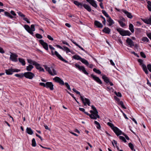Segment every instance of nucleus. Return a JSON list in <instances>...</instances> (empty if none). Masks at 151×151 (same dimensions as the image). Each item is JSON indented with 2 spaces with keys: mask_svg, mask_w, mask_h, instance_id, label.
I'll list each match as a JSON object with an SVG mask.
<instances>
[{
  "mask_svg": "<svg viewBox=\"0 0 151 151\" xmlns=\"http://www.w3.org/2000/svg\"><path fill=\"white\" fill-rule=\"evenodd\" d=\"M72 90L76 94L79 95L80 98L84 105H86V104H87L88 106H90V102L89 99L86 98H85V99H84V96H82L80 93L79 91H77L75 88H73Z\"/></svg>",
  "mask_w": 151,
  "mask_h": 151,
  "instance_id": "1",
  "label": "nucleus"
},
{
  "mask_svg": "<svg viewBox=\"0 0 151 151\" xmlns=\"http://www.w3.org/2000/svg\"><path fill=\"white\" fill-rule=\"evenodd\" d=\"M24 27L28 33L32 36H34L33 32L35 30V26L34 24H32L30 27L28 25H24Z\"/></svg>",
  "mask_w": 151,
  "mask_h": 151,
  "instance_id": "2",
  "label": "nucleus"
},
{
  "mask_svg": "<svg viewBox=\"0 0 151 151\" xmlns=\"http://www.w3.org/2000/svg\"><path fill=\"white\" fill-rule=\"evenodd\" d=\"M91 108L93 110H91L90 112L92 114L91 115H93V118H91L92 119H96L97 118H100L99 115L98 114V112L96 109L93 105H92L91 106Z\"/></svg>",
  "mask_w": 151,
  "mask_h": 151,
  "instance_id": "3",
  "label": "nucleus"
},
{
  "mask_svg": "<svg viewBox=\"0 0 151 151\" xmlns=\"http://www.w3.org/2000/svg\"><path fill=\"white\" fill-rule=\"evenodd\" d=\"M116 30L119 33L120 35L122 36H130L131 33L128 30H123L121 28H117L116 29Z\"/></svg>",
  "mask_w": 151,
  "mask_h": 151,
  "instance_id": "4",
  "label": "nucleus"
},
{
  "mask_svg": "<svg viewBox=\"0 0 151 151\" xmlns=\"http://www.w3.org/2000/svg\"><path fill=\"white\" fill-rule=\"evenodd\" d=\"M45 69L52 76H54L57 75V73L56 71L52 67V70L53 71V72L50 69V68L49 67H48L47 65H43Z\"/></svg>",
  "mask_w": 151,
  "mask_h": 151,
  "instance_id": "5",
  "label": "nucleus"
},
{
  "mask_svg": "<svg viewBox=\"0 0 151 151\" xmlns=\"http://www.w3.org/2000/svg\"><path fill=\"white\" fill-rule=\"evenodd\" d=\"M138 62L139 63V65H141L143 69V71L147 74H148V71L147 70L146 65L143 63V60L141 59H138Z\"/></svg>",
  "mask_w": 151,
  "mask_h": 151,
  "instance_id": "6",
  "label": "nucleus"
},
{
  "mask_svg": "<svg viewBox=\"0 0 151 151\" xmlns=\"http://www.w3.org/2000/svg\"><path fill=\"white\" fill-rule=\"evenodd\" d=\"M51 52L52 55H55L60 60L66 63H68V61L65 60L57 51H55L54 53L53 51L52 50Z\"/></svg>",
  "mask_w": 151,
  "mask_h": 151,
  "instance_id": "7",
  "label": "nucleus"
},
{
  "mask_svg": "<svg viewBox=\"0 0 151 151\" xmlns=\"http://www.w3.org/2000/svg\"><path fill=\"white\" fill-rule=\"evenodd\" d=\"M75 65L76 68L78 69L80 71H82L86 75H88V73L86 71L85 68L83 66H80L77 63L75 64Z\"/></svg>",
  "mask_w": 151,
  "mask_h": 151,
  "instance_id": "8",
  "label": "nucleus"
},
{
  "mask_svg": "<svg viewBox=\"0 0 151 151\" xmlns=\"http://www.w3.org/2000/svg\"><path fill=\"white\" fill-rule=\"evenodd\" d=\"M24 76L26 78L30 79H32L35 76V75L33 73L31 72H25L24 73Z\"/></svg>",
  "mask_w": 151,
  "mask_h": 151,
  "instance_id": "9",
  "label": "nucleus"
},
{
  "mask_svg": "<svg viewBox=\"0 0 151 151\" xmlns=\"http://www.w3.org/2000/svg\"><path fill=\"white\" fill-rule=\"evenodd\" d=\"M11 55H10V59L11 60L15 62L17 61V58L18 57V55L14 53L10 52Z\"/></svg>",
  "mask_w": 151,
  "mask_h": 151,
  "instance_id": "10",
  "label": "nucleus"
},
{
  "mask_svg": "<svg viewBox=\"0 0 151 151\" xmlns=\"http://www.w3.org/2000/svg\"><path fill=\"white\" fill-rule=\"evenodd\" d=\"M39 42L46 50H48V45L47 43L44 42V41L43 40H39Z\"/></svg>",
  "mask_w": 151,
  "mask_h": 151,
  "instance_id": "11",
  "label": "nucleus"
},
{
  "mask_svg": "<svg viewBox=\"0 0 151 151\" xmlns=\"http://www.w3.org/2000/svg\"><path fill=\"white\" fill-rule=\"evenodd\" d=\"M53 80L55 82L59 83L62 85H64V83L63 80L59 77H55L54 78Z\"/></svg>",
  "mask_w": 151,
  "mask_h": 151,
  "instance_id": "12",
  "label": "nucleus"
},
{
  "mask_svg": "<svg viewBox=\"0 0 151 151\" xmlns=\"http://www.w3.org/2000/svg\"><path fill=\"white\" fill-rule=\"evenodd\" d=\"M112 130L117 136H118L122 134L123 133L121 130L116 127H115Z\"/></svg>",
  "mask_w": 151,
  "mask_h": 151,
  "instance_id": "13",
  "label": "nucleus"
},
{
  "mask_svg": "<svg viewBox=\"0 0 151 151\" xmlns=\"http://www.w3.org/2000/svg\"><path fill=\"white\" fill-rule=\"evenodd\" d=\"M102 78L104 79V82H106L107 84L109 83L110 85L111 86L113 85V84L111 82L108 77L106 76L105 75H104L102 77Z\"/></svg>",
  "mask_w": 151,
  "mask_h": 151,
  "instance_id": "14",
  "label": "nucleus"
},
{
  "mask_svg": "<svg viewBox=\"0 0 151 151\" xmlns=\"http://www.w3.org/2000/svg\"><path fill=\"white\" fill-rule=\"evenodd\" d=\"M54 85L51 82H48L46 83V87L47 88H49L51 90L54 89Z\"/></svg>",
  "mask_w": 151,
  "mask_h": 151,
  "instance_id": "15",
  "label": "nucleus"
},
{
  "mask_svg": "<svg viewBox=\"0 0 151 151\" xmlns=\"http://www.w3.org/2000/svg\"><path fill=\"white\" fill-rule=\"evenodd\" d=\"M91 76L93 78V79L95 81H96L97 82L100 84H101L102 83L99 77L95 76L93 74H91Z\"/></svg>",
  "mask_w": 151,
  "mask_h": 151,
  "instance_id": "16",
  "label": "nucleus"
},
{
  "mask_svg": "<svg viewBox=\"0 0 151 151\" xmlns=\"http://www.w3.org/2000/svg\"><path fill=\"white\" fill-rule=\"evenodd\" d=\"M86 1L88 2L92 6L95 8H97V5L96 3V1L94 0H86Z\"/></svg>",
  "mask_w": 151,
  "mask_h": 151,
  "instance_id": "17",
  "label": "nucleus"
},
{
  "mask_svg": "<svg viewBox=\"0 0 151 151\" xmlns=\"http://www.w3.org/2000/svg\"><path fill=\"white\" fill-rule=\"evenodd\" d=\"M72 1H73V3L76 5V6H77L78 7L82 8L83 3L82 2H79L77 1H74V0H72Z\"/></svg>",
  "mask_w": 151,
  "mask_h": 151,
  "instance_id": "18",
  "label": "nucleus"
},
{
  "mask_svg": "<svg viewBox=\"0 0 151 151\" xmlns=\"http://www.w3.org/2000/svg\"><path fill=\"white\" fill-rule=\"evenodd\" d=\"M122 11L126 15L128 18L130 19H132L133 17V16L131 13L123 9L122 10Z\"/></svg>",
  "mask_w": 151,
  "mask_h": 151,
  "instance_id": "19",
  "label": "nucleus"
},
{
  "mask_svg": "<svg viewBox=\"0 0 151 151\" xmlns=\"http://www.w3.org/2000/svg\"><path fill=\"white\" fill-rule=\"evenodd\" d=\"M142 20L145 23L151 24V16H150L148 19H142Z\"/></svg>",
  "mask_w": 151,
  "mask_h": 151,
  "instance_id": "20",
  "label": "nucleus"
},
{
  "mask_svg": "<svg viewBox=\"0 0 151 151\" xmlns=\"http://www.w3.org/2000/svg\"><path fill=\"white\" fill-rule=\"evenodd\" d=\"M126 42L128 44L130 47H132L134 46L133 42L131 39L127 38L126 40Z\"/></svg>",
  "mask_w": 151,
  "mask_h": 151,
  "instance_id": "21",
  "label": "nucleus"
},
{
  "mask_svg": "<svg viewBox=\"0 0 151 151\" xmlns=\"http://www.w3.org/2000/svg\"><path fill=\"white\" fill-rule=\"evenodd\" d=\"M95 25L99 28H102L103 27V25L100 22L97 21H95L94 22Z\"/></svg>",
  "mask_w": 151,
  "mask_h": 151,
  "instance_id": "22",
  "label": "nucleus"
},
{
  "mask_svg": "<svg viewBox=\"0 0 151 151\" xmlns=\"http://www.w3.org/2000/svg\"><path fill=\"white\" fill-rule=\"evenodd\" d=\"M79 109L80 111L84 112L85 114L89 116L91 118H93V115H90L87 112L85 111V109L84 108H79Z\"/></svg>",
  "mask_w": 151,
  "mask_h": 151,
  "instance_id": "23",
  "label": "nucleus"
},
{
  "mask_svg": "<svg viewBox=\"0 0 151 151\" xmlns=\"http://www.w3.org/2000/svg\"><path fill=\"white\" fill-rule=\"evenodd\" d=\"M111 30V29L108 27H105L102 30V31L106 34H109L110 33Z\"/></svg>",
  "mask_w": 151,
  "mask_h": 151,
  "instance_id": "24",
  "label": "nucleus"
},
{
  "mask_svg": "<svg viewBox=\"0 0 151 151\" xmlns=\"http://www.w3.org/2000/svg\"><path fill=\"white\" fill-rule=\"evenodd\" d=\"M107 21L109 23L108 25L109 26H111L114 23V21L111 19L110 17L108 18V19H107Z\"/></svg>",
  "mask_w": 151,
  "mask_h": 151,
  "instance_id": "25",
  "label": "nucleus"
},
{
  "mask_svg": "<svg viewBox=\"0 0 151 151\" xmlns=\"http://www.w3.org/2000/svg\"><path fill=\"white\" fill-rule=\"evenodd\" d=\"M6 73L7 75H10L12 74L13 72V69H9L5 70Z\"/></svg>",
  "mask_w": 151,
  "mask_h": 151,
  "instance_id": "26",
  "label": "nucleus"
},
{
  "mask_svg": "<svg viewBox=\"0 0 151 151\" xmlns=\"http://www.w3.org/2000/svg\"><path fill=\"white\" fill-rule=\"evenodd\" d=\"M83 6L88 12H90L91 11V8L88 5L86 4H83Z\"/></svg>",
  "mask_w": 151,
  "mask_h": 151,
  "instance_id": "27",
  "label": "nucleus"
},
{
  "mask_svg": "<svg viewBox=\"0 0 151 151\" xmlns=\"http://www.w3.org/2000/svg\"><path fill=\"white\" fill-rule=\"evenodd\" d=\"M26 132L30 135H32L33 133V131L30 128L27 127L26 129Z\"/></svg>",
  "mask_w": 151,
  "mask_h": 151,
  "instance_id": "28",
  "label": "nucleus"
},
{
  "mask_svg": "<svg viewBox=\"0 0 151 151\" xmlns=\"http://www.w3.org/2000/svg\"><path fill=\"white\" fill-rule=\"evenodd\" d=\"M73 58L75 60H79L80 61H81V60L82 59V58L78 55H73Z\"/></svg>",
  "mask_w": 151,
  "mask_h": 151,
  "instance_id": "29",
  "label": "nucleus"
},
{
  "mask_svg": "<svg viewBox=\"0 0 151 151\" xmlns=\"http://www.w3.org/2000/svg\"><path fill=\"white\" fill-rule=\"evenodd\" d=\"M129 29L133 33L134 32V26L131 23L129 25Z\"/></svg>",
  "mask_w": 151,
  "mask_h": 151,
  "instance_id": "30",
  "label": "nucleus"
},
{
  "mask_svg": "<svg viewBox=\"0 0 151 151\" xmlns=\"http://www.w3.org/2000/svg\"><path fill=\"white\" fill-rule=\"evenodd\" d=\"M34 67L31 65L29 64L26 67V70L27 71H30Z\"/></svg>",
  "mask_w": 151,
  "mask_h": 151,
  "instance_id": "31",
  "label": "nucleus"
},
{
  "mask_svg": "<svg viewBox=\"0 0 151 151\" xmlns=\"http://www.w3.org/2000/svg\"><path fill=\"white\" fill-rule=\"evenodd\" d=\"M19 61L22 65H25V62L24 59L21 58H19Z\"/></svg>",
  "mask_w": 151,
  "mask_h": 151,
  "instance_id": "32",
  "label": "nucleus"
},
{
  "mask_svg": "<svg viewBox=\"0 0 151 151\" xmlns=\"http://www.w3.org/2000/svg\"><path fill=\"white\" fill-rule=\"evenodd\" d=\"M83 63L85 64V65L87 66H88L89 65V63L88 61L85 59L84 58H82L81 59V61Z\"/></svg>",
  "mask_w": 151,
  "mask_h": 151,
  "instance_id": "33",
  "label": "nucleus"
},
{
  "mask_svg": "<svg viewBox=\"0 0 151 151\" xmlns=\"http://www.w3.org/2000/svg\"><path fill=\"white\" fill-rule=\"evenodd\" d=\"M147 7L148 10L151 12V2L148 1L147 2Z\"/></svg>",
  "mask_w": 151,
  "mask_h": 151,
  "instance_id": "34",
  "label": "nucleus"
},
{
  "mask_svg": "<svg viewBox=\"0 0 151 151\" xmlns=\"http://www.w3.org/2000/svg\"><path fill=\"white\" fill-rule=\"evenodd\" d=\"M64 51H65L67 53L68 52H70V49L67 47L63 46V49H62Z\"/></svg>",
  "mask_w": 151,
  "mask_h": 151,
  "instance_id": "35",
  "label": "nucleus"
},
{
  "mask_svg": "<svg viewBox=\"0 0 151 151\" xmlns=\"http://www.w3.org/2000/svg\"><path fill=\"white\" fill-rule=\"evenodd\" d=\"M4 14L6 16H7L10 18L12 19L14 17L12 15H11L9 12H4Z\"/></svg>",
  "mask_w": 151,
  "mask_h": 151,
  "instance_id": "36",
  "label": "nucleus"
},
{
  "mask_svg": "<svg viewBox=\"0 0 151 151\" xmlns=\"http://www.w3.org/2000/svg\"><path fill=\"white\" fill-rule=\"evenodd\" d=\"M27 62L28 63L30 64H32L33 65H34L36 63V61H33L31 59H28L27 60Z\"/></svg>",
  "mask_w": 151,
  "mask_h": 151,
  "instance_id": "37",
  "label": "nucleus"
},
{
  "mask_svg": "<svg viewBox=\"0 0 151 151\" xmlns=\"http://www.w3.org/2000/svg\"><path fill=\"white\" fill-rule=\"evenodd\" d=\"M94 123L96 125V127L98 129H100L101 127L100 124L97 121H94Z\"/></svg>",
  "mask_w": 151,
  "mask_h": 151,
  "instance_id": "38",
  "label": "nucleus"
},
{
  "mask_svg": "<svg viewBox=\"0 0 151 151\" xmlns=\"http://www.w3.org/2000/svg\"><path fill=\"white\" fill-rule=\"evenodd\" d=\"M32 146L35 147L36 145V143L35 140V138H33L32 140Z\"/></svg>",
  "mask_w": 151,
  "mask_h": 151,
  "instance_id": "39",
  "label": "nucleus"
},
{
  "mask_svg": "<svg viewBox=\"0 0 151 151\" xmlns=\"http://www.w3.org/2000/svg\"><path fill=\"white\" fill-rule=\"evenodd\" d=\"M14 76L22 78L24 77V73H22L20 74H16L14 75Z\"/></svg>",
  "mask_w": 151,
  "mask_h": 151,
  "instance_id": "40",
  "label": "nucleus"
},
{
  "mask_svg": "<svg viewBox=\"0 0 151 151\" xmlns=\"http://www.w3.org/2000/svg\"><path fill=\"white\" fill-rule=\"evenodd\" d=\"M102 12L106 17L109 18L110 17L108 14L106 12L105 10H102Z\"/></svg>",
  "mask_w": 151,
  "mask_h": 151,
  "instance_id": "41",
  "label": "nucleus"
},
{
  "mask_svg": "<svg viewBox=\"0 0 151 151\" xmlns=\"http://www.w3.org/2000/svg\"><path fill=\"white\" fill-rule=\"evenodd\" d=\"M118 22L119 24L122 27H124L125 26L126 24H125L122 21H121V20H119L118 21Z\"/></svg>",
  "mask_w": 151,
  "mask_h": 151,
  "instance_id": "42",
  "label": "nucleus"
},
{
  "mask_svg": "<svg viewBox=\"0 0 151 151\" xmlns=\"http://www.w3.org/2000/svg\"><path fill=\"white\" fill-rule=\"evenodd\" d=\"M107 124L112 129H113L115 127L114 126L113 124L109 122L107 123Z\"/></svg>",
  "mask_w": 151,
  "mask_h": 151,
  "instance_id": "43",
  "label": "nucleus"
},
{
  "mask_svg": "<svg viewBox=\"0 0 151 151\" xmlns=\"http://www.w3.org/2000/svg\"><path fill=\"white\" fill-rule=\"evenodd\" d=\"M93 71L98 74H100L101 73V71L99 70H97L96 68H93Z\"/></svg>",
  "mask_w": 151,
  "mask_h": 151,
  "instance_id": "44",
  "label": "nucleus"
},
{
  "mask_svg": "<svg viewBox=\"0 0 151 151\" xmlns=\"http://www.w3.org/2000/svg\"><path fill=\"white\" fill-rule=\"evenodd\" d=\"M129 147L132 150H133L134 149V146L132 143H129L128 144Z\"/></svg>",
  "mask_w": 151,
  "mask_h": 151,
  "instance_id": "45",
  "label": "nucleus"
},
{
  "mask_svg": "<svg viewBox=\"0 0 151 151\" xmlns=\"http://www.w3.org/2000/svg\"><path fill=\"white\" fill-rule=\"evenodd\" d=\"M34 65L35 66V67L36 69L37 70H38L40 69V68L41 67L40 65L37 62Z\"/></svg>",
  "mask_w": 151,
  "mask_h": 151,
  "instance_id": "46",
  "label": "nucleus"
},
{
  "mask_svg": "<svg viewBox=\"0 0 151 151\" xmlns=\"http://www.w3.org/2000/svg\"><path fill=\"white\" fill-rule=\"evenodd\" d=\"M142 41H143L144 42H148L149 41V40L146 37H143L142 38Z\"/></svg>",
  "mask_w": 151,
  "mask_h": 151,
  "instance_id": "47",
  "label": "nucleus"
},
{
  "mask_svg": "<svg viewBox=\"0 0 151 151\" xmlns=\"http://www.w3.org/2000/svg\"><path fill=\"white\" fill-rule=\"evenodd\" d=\"M35 36L38 39H41L42 38V35L38 33L36 34Z\"/></svg>",
  "mask_w": 151,
  "mask_h": 151,
  "instance_id": "48",
  "label": "nucleus"
},
{
  "mask_svg": "<svg viewBox=\"0 0 151 151\" xmlns=\"http://www.w3.org/2000/svg\"><path fill=\"white\" fill-rule=\"evenodd\" d=\"M119 139L122 140L124 142L126 143L127 142V141L125 139V138L123 136H119Z\"/></svg>",
  "mask_w": 151,
  "mask_h": 151,
  "instance_id": "49",
  "label": "nucleus"
},
{
  "mask_svg": "<svg viewBox=\"0 0 151 151\" xmlns=\"http://www.w3.org/2000/svg\"><path fill=\"white\" fill-rule=\"evenodd\" d=\"M17 13L18 14V15L21 17L22 18H23L24 17H25V15L23 14L21 12H17Z\"/></svg>",
  "mask_w": 151,
  "mask_h": 151,
  "instance_id": "50",
  "label": "nucleus"
},
{
  "mask_svg": "<svg viewBox=\"0 0 151 151\" xmlns=\"http://www.w3.org/2000/svg\"><path fill=\"white\" fill-rule=\"evenodd\" d=\"M115 94L117 96L119 97H122V94L120 92H117L116 91L114 92Z\"/></svg>",
  "mask_w": 151,
  "mask_h": 151,
  "instance_id": "51",
  "label": "nucleus"
},
{
  "mask_svg": "<svg viewBox=\"0 0 151 151\" xmlns=\"http://www.w3.org/2000/svg\"><path fill=\"white\" fill-rule=\"evenodd\" d=\"M141 56L144 58H145L146 57V55L145 53L142 52H141L140 53Z\"/></svg>",
  "mask_w": 151,
  "mask_h": 151,
  "instance_id": "52",
  "label": "nucleus"
},
{
  "mask_svg": "<svg viewBox=\"0 0 151 151\" xmlns=\"http://www.w3.org/2000/svg\"><path fill=\"white\" fill-rule=\"evenodd\" d=\"M23 20L26 21L28 23H30V22L28 20V19L26 17H24L23 18Z\"/></svg>",
  "mask_w": 151,
  "mask_h": 151,
  "instance_id": "53",
  "label": "nucleus"
},
{
  "mask_svg": "<svg viewBox=\"0 0 151 151\" xmlns=\"http://www.w3.org/2000/svg\"><path fill=\"white\" fill-rule=\"evenodd\" d=\"M66 91H67V92L75 100H76V98L74 96V95L73 94L71 93L67 90H66Z\"/></svg>",
  "mask_w": 151,
  "mask_h": 151,
  "instance_id": "54",
  "label": "nucleus"
},
{
  "mask_svg": "<svg viewBox=\"0 0 151 151\" xmlns=\"http://www.w3.org/2000/svg\"><path fill=\"white\" fill-rule=\"evenodd\" d=\"M112 144L113 146H114V144H115V146H116L117 144V142L114 140H113L112 142Z\"/></svg>",
  "mask_w": 151,
  "mask_h": 151,
  "instance_id": "55",
  "label": "nucleus"
},
{
  "mask_svg": "<svg viewBox=\"0 0 151 151\" xmlns=\"http://www.w3.org/2000/svg\"><path fill=\"white\" fill-rule=\"evenodd\" d=\"M147 68L149 71L151 72V64H149L147 65Z\"/></svg>",
  "mask_w": 151,
  "mask_h": 151,
  "instance_id": "56",
  "label": "nucleus"
},
{
  "mask_svg": "<svg viewBox=\"0 0 151 151\" xmlns=\"http://www.w3.org/2000/svg\"><path fill=\"white\" fill-rule=\"evenodd\" d=\"M20 70L17 69H13V72H18L20 71Z\"/></svg>",
  "mask_w": 151,
  "mask_h": 151,
  "instance_id": "57",
  "label": "nucleus"
},
{
  "mask_svg": "<svg viewBox=\"0 0 151 151\" xmlns=\"http://www.w3.org/2000/svg\"><path fill=\"white\" fill-rule=\"evenodd\" d=\"M123 135H124L125 137V138L127 140H129V137L125 134L124 133H123L122 134Z\"/></svg>",
  "mask_w": 151,
  "mask_h": 151,
  "instance_id": "58",
  "label": "nucleus"
},
{
  "mask_svg": "<svg viewBox=\"0 0 151 151\" xmlns=\"http://www.w3.org/2000/svg\"><path fill=\"white\" fill-rule=\"evenodd\" d=\"M40 85L41 86H44V87H46V83H40Z\"/></svg>",
  "mask_w": 151,
  "mask_h": 151,
  "instance_id": "59",
  "label": "nucleus"
},
{
  "mask_svg": "<svg viewBox=\"0 0 151 151\" xmlns=\"http://www.w3.org/2000/svg\"><path fill=\"white\" fill-rule=\"evenodd\" d=\"M47 38L50 40H53V39L52 38L50 35H47Z\"/></svg>",
  "mask_w": 151,
  "mask_h": 151,
  "instance_id": "60",
  "label": "nucleus"
},
{
  "mask_svg": "<svg viewBox=\"0 0 151 151\" xmlns=\"http://www.w3.org/2000/svg\"><path fill=\"white\" fill-rule=\"evenodd\" d=\"M62 42L63 44H65V45H67L68 46H70V45H69V44L65 41H62Z\"/></svg>",
  "mask_w": 151,
  "mask_h": 151,
  "instance_id": "61",
  "label": "nucleus"
},
{
  "mask_svg": "<svg viewBox=\"0 0 151 151\" xmlns=\"http://www.w3.org/2000/svg\"><path fill=\"white\" fill-rule=\"evenodd\" d=\"M4 52H5L3 50V49L1 47H0V53H4Z\"/></svg>",
  "mask_w": 151,
  "mask_h": 151,
  "instance_id": "62",
  "label": "nucleus"
},
{
  "mask_svg": "<svg viewBox=\"0 0 151 151\" xmlns=\"http://www.w3.org/2000/svg\"><path fill=\"white\" fill-rule=\"evenodd\" d=\"M147 36L151 40V33H149L147 34Z\"/></svg>",
  "mask_w": 151,
  "mask_h": 151,
  "instance_id": "63",
  "label": "nucleus"
},
{
  "mask_svg": "<svg viewBox=\"0 0 151 151\" xmlns=\"http://www.w3.org/2000/svg\"><path fill=\"white\" fill-rule=\"evenodd\" d=\"M10 13L11 14L15 16L16 15V13H15V12L13 11H11L10 12Z\"/></svg>",
  "mask_w": 151,
  "mask_h": 151,
  "instance_id": "64",
  "label": "nucleus"
}]
</instances>
